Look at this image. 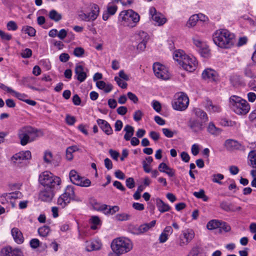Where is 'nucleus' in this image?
<instances>
[{
    "label": "nucleus",
    "mask_w": 256,
    "mask_h": 256,
    "mask_svg": "<svg viewBox=\"0 0 256 256\" xmlns=\"http://www.w3.org/2000/svg\"><path fill=\"white\" fill-rule=\"evenodd\" d=\"M173 58L186 71L192 72L196 68L198 62L196 58L186 55L182 50H176L174 53Z\"/></svg>",
    "instance_id": "obj_2"
},
{
    "label": "nucleus",
    "mask_w": 256,
    "mask_h": 256,
    "mask_svg": "<svg viewBox=\"0 0 256 256\" xmlns=\"http://www.w3.org/2000/svg\"><path fill=\"white\" fill-rule=\"evenodd\" d=\"M128 232L134 234H140L139 228L134 226H130L128 228Z\"/></svg>",
    "instance_id": "obj_56"
},
{
    "label": "nucleus",
    "mask_w": 256,
    "mask_h": 256,
    "mask_svg": "<svg viewBox=\"0 0 256 256\" xmlns=\"http://www.w3.org/2000/svg\"><path fill=\"white\" fill-rule=\"evenodd\" d=\"M102 246V244L98 240L86 242V250L88 252L98 250L101 248Z\"/></svg>",
    "instance_id": "obj_21"
},
{
    "label": "nucleus",
    "mask_w": 256,
    "mask_h": 256,
    "mask_svg": "<svg viewBox=\"0 0 256 256\" xmlns=\"http://www.w3.org/2000/svg\"><path fill=\"white\" fill-rule=\"evenodd\" d=\"M156 223V220H154L150 223H146L140 225L139 228L140 234L148 231L150 228L154 227Z\"/></svg>",
    "instance_id": "obj_28"
},
{
    "label": "nucleus",
    "mask_w": 256,
    "mask_h": 256,
    "mask_svg": "<svg viewBox=\"0 0 256 256\" xmlns=\"http://www.w3.org/2000/svg\"><path fill=\"white\" fill-rule=\"evenodd\" d=\"M84 52V50L81 47H77L74 50V54L77 57L82 56Z\"/></svg>",
    "instance_id": "obj_50"
},
{
    "label": "nucleus",
    "mask_w": 256,
    "mask_h": 256,
    "mask_svg": "<svg viewBox=\"0 0 256 256\" xmlns=\"http://www.w3.org/2000/svg\"><path fill=\"white\" fill-rule=\"evenodd\" d=\"M224 146L228 150H244V146H242L238 141L232 139H228L226 140L224 142Z\"/></svg>",
    "instance_id": "obj_16"
},
{
    "label": "nucleus",
    "mask_w": 256,
    "mask_h": 256,
    "mask_svg": "<svg viewBox=\"0 0 256 256\" xmlns=\"http://www.w3.org/2000/svg\"><path fill=\"white\" fill-rule=\"evenodd\" d=\"M12 235L14 241L18 244H22L24 238L21 231L17 228H14L11 230Z\"/></svg>",
    "instance_id": "obj_22"
},
{
    "label": "nucleus",
    "mask_w": 256,
    "mask_h": 256,
    "mask_svg": "<svg viewBox=\"0 0 256 256\" xmlns=\"http://www.w3.org/2000/svg\"><path fill=\"white\" fill-rule=\"evenodd\" d=\"M100 12L98 5L95 4H90L86 6L84 10L78 14L80 19L86 22L94 21L96 19Z\"/></svg>",
    "instance_id": "obj_6"
},
{
    "label": "nucleus",
    "mask_w": 256,
    "mask_h": 256,
    "mask_svg": "<svg viewBox=\"0 0 256 256\" xmlns=\"http://www.w3.org/2000/svg\"><path fill=\"white\" fill-rule=\"evenodd\" d=\"M176 98L172 102L174 109L176 110H184L189 104V99L187 95L184 92H180L177 94Z\"/></svg>",
    "instance_id": "obj_11"
},
{
    "label": "nucleus",
    "mask_w": 256,
    "mask_h": 256,
    "mask_svg": "<svg viewBox=\"0 0 256 256\" xmlns=\"http://www.w3.org/2000/svg\"><path fill=\"white\" fill-rule=\"evenodd\" d=\"M219 228L223 230L226 232H228L230 230V226L226 222L222 221H220V226Z\"/></svg>",
    "instance_id": "obj_62"
},
{
    "label": "nucleus",
    "mask_w": 256,
    "mask_h": 256,
    "mask_svg": "<svg viewBox=\"0 0 256 256\" xmlns=\"http://www.w3.org/2000/svg\"><path fill=\"white\" fill-rule=\"evenodd\" d=\"M114 80L116 82L117 84L119 86L122 88H126L127 87L128 84L124 82L122 79H120L118 76H116L114 78Z\"/></svg>",
    "instance_id": "obj_53"
},
{
    "label": "nucleus",
    "mask_w": 256,
    "mask_h": 256,
    "mask_svg": "<svg viewBox=\"0 0 256 256\" xmlns=\"http://www.w3.org/2000/svg\"><path fill=\"white\" fill-rule=\"evenodd\" d=\"M202 77L204 79L210 82H216L218 80L217 72L210 68L205 70L202 74Z\"/></svg>",
    "instance_id": "obj_19"
},
{
    "label": "nucleus",
    "mask_w": 256,
    "mask_h": 256,
    "mask_svg": "<svg viewBox=\"0 0 256 256\" xmlns=\"http://www.w3.org/2000/svg\"><path fill=\"white\" fill-rule=\"evenodd\" d=\"M200 53L201 55L204 58H207L210 55V50L208 47L206 46H204L200 50Z\"/></svg>",
    "instance_id": "obj_48"
},
{
    "label": "nucleus",
    "mask_w": 256,
    "mask_h": 256,
    "mask_svg": "<svg viewBox=\"0 0 256 256\" xmlns=\"http://www.w3.org/2000/svg\"><path fill=\"white\" fill-rule=\"evenodd\" d=\"M152 106L153 108L156 112H160L162 109V105L160 103L156 100H154L152 102Z\"/></svg>",
    "instance_id": "obj_49"
},
{
    "label": "nucleus",
    "mask_w": 256,
    "mask_h": 256,
    "mask_svg": "<svg viewBox=\"0 0 256 256\" xmlns=\"http://www.w3.org/2000/svg\"><path fill=\"white\" fill-rule=\"evenodd\" d=\"M30 244L32 248H36L39 246L40 242L38 239L33 238L30 241Z\"/></svg>",
    "instance_id": "obj_60"
},
{
    "label": "nucleus",
    "mask_w": 256,
    "mask_h": 256,
    "mask_svg": "<svg viewBox=\"0 0 256 256\" xmlns=\"http://www.w3.org/2000/svg\"><path fill=\"white\" fill-rule=\"evenodd\" d=\"M162 132L164 134L167 138H171L173 137L174 132L168 128H163Z\"/></svg>",
    "instance_id": "obj_57"
},
{
    "label": "nucleus",
    "mask_w": 256,
    "mask_h": 256,
    "mask_svg": "<svg viewBox=\"0 0 256 256\" xmlns=\"http://www.w3.org/2000/svg\"><path fill=\"white\" fill-rule=\"evenodd\" d=\"M139 36L143 39L142 41L138 44L137 48L140 51L142 52L145 50L146 48V44L147 41L148 40V36L147 34L144 32H140L139 34Z\"/></svg>",
    "instance_id": "obj_25"
},
{
    "label": "nucleus",
    "mask_w": 256,
    "mask_h": 256,
    "mask_svg": "<svg viewBox=\"0 0 256 256\" xmlns=\"http://www.w3.org/2000/svg\"><path fill=\"white\" fill-rule=\"evenodd\" d=\"M18 138L22 146H26L28 143L34 141L38 137L42 135V132L30 126L21 128L18 130Z\"/></svg>",
    "instance_id": "obj_3"
},
{
    "label": "nucleus",
    "mask_w": 256,
    "mask_h": 256,
    "mask_svg": "<svg viewBox=\"0 0 256 256\" xmlns=\"http://www.w3.org/2000/svg\"><path fill=\"white\" fill-rule=\"evenodd\" d=\"M22 31L27 34L30 36H34L36 34V30L30 26H24L22 28Z\"/></svg>",
    "instance_id": "obj_41"
},
{
    "label": "nucleus",
    "mask_w": 256,
    "mask_h": 256,
    "mask_svg": "<svg viewBox=\"0 0 256 256\" xmlns=\"http://www.w3.org/2000/svg\"><path fill=\"white\" fill-rule=\"evenodd\" d=\"M194 231L192 229H186L182 232L179 236L178 244L180 246H186L194 237Z\"/></svg>",
    "instance_id": "obj_14"
},
{
    "label": "nucleus",
    "mask_w": 256,
    "mask_h": 256,
    "mask_svg": "<svg viewBox=\"0 0 256 256\" xmlns=\"http://www.w3.org/2000/svg\"><path fill=\"white\" fill-rule=\"evenodd\" d=\"M198 20V17L196 16V14H194L190 18L186 25L188 27H192L196 24V22Z\"/></svg>",
    "instance_id": "obj_45"
},
{
    "label": "nucleus",
    "mask_w": 256,
    "mask_h": 256,
    "mask_svg": "<svg viewBox=\"0 0 256 256\" xmlns=\"http://www.w3.org/2000/svg\"><path fill=\"white\" fill-rule=\"evenodd\" d=\"M220 226V221L217 220H210L206 225L208 230H212L219 228Z\"/></svg>",
    "instance_id": "obj_37"
},
{
    "label": "nucleus",
    "mask_w": 256,
    "mask_h": 256,
    "mask_svg": "<svg viewBox=\"0 0 256 256\" xmlns=\"http://www.w3.org/2000/svg\"><path fill=\"white\" fill-rule=\"evenodd\" d=\"M193 194L198 198H202L204 202H207L208 200V198L205 194L204 190L203 189H200L199 192H194Z\"/></svg>",
    "instance_id": "obj_40"
},
{
    "label": "nucleus",
    "mask_w": 256,
    "mask_h": 256,
    "mask_svg": "<svg viewBox=\"0 0 256 256\" xmlns=\"http://www.w3.org/2000/svg\"><path fill=\"white\" fill-rule=\"evenodd\" d=\"M59 58L60 62H66L70 59V56L67 53H62L60 54Z\"/></svg>",
    "instance_id": "obj_61"
},
{
    "label": "nucleus",
    "mask_w": 256,
    "mask_h": 256,
    "mask_svg": "<svg viewBox=\"0 0 256 256\" xmlns=\"http://www.w3.org/2000/svg\"><path fill=\"white\" fill-rule=\"evenodd\" d=\"M74 196V186H68L64 192L58 198L57 204L62 208H65L72 200Z\"/></svg>",
    "instance_id": "obj_12"
},
{
    "label": "nucleus",
    "mask_w": 256,
    "mask_h": 256,
    "mask_svg": "<svg viewBox=\"0 0 256 256\" xmlns=\"http://www.w3.org/2000/svg\"><path fill=\"white\" fill-rule=\"evenodd\" d=\"M213 40L220 48H229L234 44V35L227 30H218L213 34Z\"/></svg>",
    "instance_id": "obj_1"
},
{
    "label": "nucleus",
    "mask_w": 256,
    "mask_h": 256,
    "mask_svg": "<svg viewBox=\"0 0 256 256\" xmlns=\"http://www.w3.org/2000/svg\"><path fill=\"white\" fill-rule=\"evenodd\" d=\"M44 160L46 164H52L54 166H57L60 162V158L59 156L54 157L50 151L46 150L44 153Z\"/></svg>",
    "instance_id": "obj_20"
},
{
    "label": "nucleus",
    "mask_w": 256,
    "mask_h": 256,
    "mask_svg": "<svg viewBox=\"0 0 256 256\" xmlns=\"http://www.w3.org/2000/svg\"><path fill=\"white\" fill-rule=\"evenodd\" d=\"M206 108H207V110L209 111H212L214 112L220 111V108L218 105H213L212 102L210 101H208Z\"/></svg>",
    "instance_id": "obj_43"
},
{
    "label": "nucleus",
    "mask_w": 256,
    "mask_h": 256,
    "mask_svg": "<svg viewBox=\"0 0 256 256\" xmlns=\"http://www.w3.org/2000/svg\"><path fill=\"white\" fill-rule=\"evenodd\" d=\"M230 105L234 110L248 112L250 110V106L248 102L236 96H230Z\"/></svg>",
    "instance_id": "obj_9"
},
{
    "label": "nucleus",
    "mask_w": 256,
    "mask_h": 256,
    "mask_svg": "<svg viewBox=\"0 0 256 256\" xmlns=\"http://www.w3.org/2000/svg\"><path fill=\"white\" fill-rule=\"evenodd\" d=\"M111 248L117 255L122 254L130 251L132 248V244L130 239L120 237L112 240Z\"/></svg>",
    "instance_id": "obj_5"
},
{
    "label": "nucleus",
    "mask_w": 256,
    "mask_h": 256,
    "mask_svg": "<svg viewBox=\"0 0 256 256\" xmlns=\"http://www.w3.org/2000/svg\"><path fill=\"white\" fill-rule=\"evenodd\" d=\"M1 256H23L22 250L18 248H12L8 246L2 248L0 252Z\"/></svg>",
    "instance_id": "obj_17"
},
{
    "label": "nucleus",
    "mask_w": 256,
    "mask_h": 256,
    "mask_svg": "<svg viewBox=\"0 0 256 256\" xmlns=\"http://www.w3.org/2000/svg\"><path fill=\"white\" fill-rule=\"evenodd\" d=\"M50 232V228L48 226H44L38 229V232L40 236L42 237L46 236Z\"/></svg>",
    "instance_id": "obj_42"
},
{
    "label": "nucleus",
    "mask_w": 256,
    "mask_h": 256,
    "mask_svg": "<svg viewBox=\"0 0 256 256\" xmlns=\"http://www.w3.org/2000/svg\"><path fill=\"white\" fill-rule=\"evenodd\" d=\"M118 18L124 25L132 28L139 22L140 16L132 10H128L122 11Z\"/></svg>",
    "instance_id": "obj_7"
},
{
    "label": "nucleus",
    "mask_w": 256,
    "mask_h": 256,
    "mask_svg": "<svg viewBox=\"0 0 256 256\" xmlns=\"http://www.w3.org/2000/svg\"><path fill=\"white\" fill-rule=\"evenodd\" d=\"M90 184L91 182L90 180L82 177V180H80V182H78L76 185L80 186L88 187L90 185Z\"/></svg>",
    "instance_id": "obj_47"
},
{
    "label": "nucleus",
    "mask_w": 256,
    "mask_h": 256,
    "mask_svg": "<svg viewBox=\"0 0 256 256\" xmlns=\"http://www.w3.org/2000/svg\"><path fill=\"white\" fill-rule=\"evenodd\" d=\"M32 157L31 152L29 150L22 151L15 154L10 158L12 164L16 167H22L26 165V161Z\"/></svg>",
    "instance_id": "obj_10"
},
{
    "label": "nucleus",
    "mask_w": 256,
    "mask_h": 256,
    "mask_svg": "<svg viewBox=\"0 0 256 256\" xmlns=\"http://www.w3.org/2000/svg\"><path fill=\"white\" fill-rule=\"evenodd\" d=\"M231 84L234 87H238L244 85V83L242 78L237 75H233L230 78Z\"/></svg>",
    "instance_id": "obj_29"
},
{
    "label": "nucleus",
    "mask_w": 256,
    "mask_h": 256,
    "mask_svg": "<svg viewBox=\"0 0 256 256\" xmlns=\"http://www.w3.org/2000/svg\"><path fill=\"white\" fill-rule=\"evenodd\" d=\"M249 165L256 168V150L250 151L248 155Z\"/></svg>",
    "instance_id": "obj_33"
},
{
    "label": "nucleus",
    "mask_w": 256,
    "mask_h": 256,
    "mask_svg": "<svg viewBox=\"0 0 256 256\" xmlns=\"http://www.w3.org/2000/svg\"><path fill=\"white\" fill-rule=\"evenodd\" d=\"M0 36L2 40H10L12 38V36L0 30Z\"/></svg>",
    "instance_id": "obj_63"
},
{
    "label": "nucleus",
    "mask_w": 256,
    "mask_h": 256,
    "mask_svg": "<svg viewBox=\"0 0 256 256\" xmlns=\"http://www.w3.org/2000/svg\"><path fill=\"white\" fill-rule=\"evenodd\" d=\"M38 180L44 188H54L56 186H58L60 183V179L59 177L54 176L52 174L48 171L44 172L41 174L39 176Z\"/></svg>",
    "instance_id": "obj_8"
},
{
    "label": "nucleus",
    "mask_w": 256,
    "mask_h": 256,
    "mask_svg": "<svg viewBox=\"0 0 256 256\" xmlns=\"http://www.w3.org/2000/svg\"><path fill=\"white\" fill-rule=\"evenodd\" d=\"M2 196L7 200L21 198L22 197V194L19 191L10 193H4Z\"/></svg>",
    "instance_id": "obj_30"
},
{
    "label": "nucleus",
    "mask_w": 256,
    "mask_h": 256,
    "mask_svg": "<svg viewBox=\"0 0 256 256\" xmlns=\"http://www.w3.org/2000/svg\"><path fill=\"white\" fill-rule=\"evenodd\" d=\"M124 130L126 132V134L124 136V138L126 140H130L132 136L134 135V128L130 125L127 124L125 126Z\"/></svg>",
    "instance_id": "obj_32"
},
{
    "label": "nucleus",
    "mask_w": 256,
    "mask_h": 256,
    "mask_svg": "<svg viewBox=\"0 0 256 256\" xmlns=\"http://www.w3.org/2000/svg\"><path fill=\"white\" fill-rule=\"evenodd\" d=\"M78 150V148L76 146H69L66 150V158L70 160L73 158L72 153Z\"/></svg>",
    "instance_id": "obj_36"
},
{
    "label": "nucleus",
    "mask_w": 256,
    "mask_h": 256,
    "mask_svg": "<svg viewBox=\"0 0 256 256\" xmlns=\"http://www.w3.org/2000/svg\"><path fill=\"white\" fill-rule=\"evenodd\" d=\"M11 93L13 94L14 96L18 98V99L24 101L26 100L24 98L27 97V96L24 94H20L18 92L14 90V92H12Z\"/></svg>",
    "instance_id": "obj_55"
},
{
    "label": "nucleus",
    "mask_w": 256,
    "mask_h": 256,
    "mask_svg": "<svg viewBox=\"0 0 256 256\" xmlns=\"http://www.w3.org/2000/svg\"><path fill=\"white\" fill-rule=\"evenodd\" d=\"M156 204L158 210L161 212H168L170 209V206L159 198L156 199Z\"/></svg>",
    "instance_id": "obj_27"
},
{
    "label": "nucleus",
    "mask_w": 256,
    "mask_h": 256,
    "mask_svg": "<svg viewBox=\"0 0 256 256\" xmlns=\"http://www.w3.org/2000/svg\"><path fill=\"white\" fill-rule=\"evenodd\" d=\"M48 16L51 20L55 22H58L62 18L61 14L58 12L54 10H52L50 12Z\"/></svg>",
    "instance_id": "obj_38"
},
{
    "label": "nucleus",
    "mask_w": 256,
    "mask_h": 256,
    "mask_svg": "<svg viewBox=\"0 0 256 256\" xmlns=\"http://www.w3.org/2000/svg\"><path fill=\"white\" fill-rule=\"evenodd\" d=\"M220 123L221 126H233L236 124L234 121L229 120L226 118H222Z\"/></svg>",
    "instance_id": "obj_44"
},
{
    "label": "nucleus",
    "mask_w": 256,
    "mask_h": 256,
    "mask_svg": "<svg viewBox=\"0 0 256 256\" xmlns=\"http://www.w3.org/2000/svg\"><path fill=\"white\" fill-rule=\"evenodd\" d=\"M131 215L127 213L118 214L115 216V219L118 221L128 220L131 218Z\"/></svg>",
    "instance_id": "obj_39"
},
{
    "label": "nucleus",
    "mask_w": 256,
    "mask_h": 256,
    "mask_svg": "<svg viewBox=\"0 0 256 256\" xmlns=\"http://www.w3.org/2000/svg\"><path fill=\"white\" fill-rule=\"evenodd\" d=\"M98 124L100 128L106 134H112V130L110 124L106 120L99 119L97 120Z\"/></svg>",
    "instance_id": "obj_24"
},
{
    "label": "nucleus",
    "mask_w": 256,
    "mask_h": 256,
    "mask_svg": "<svg viewBox=\"0 0 256 256\" xmlns=\"http://www.w3.org/2000/svg\"><path fill=\"white\" fill-rule=\"evenodd\" d=\"M7 28L8 30H16L18 29V26L14 21H10L6 24Z\"/></svg>",
    "instance_id": "obj_52"
},
{
    "label": "nucleus",
    "mask_w": 256,
    "mask_h": 256,
    "mask_svg": "<svg viewBox=\"0 0 256 256\" xmlns=\"http://www.w3.org/2000/svg\"><path fill=\"white\" fill-rule=\"evenodd\" d=\"M70 181L76 185L80 182V180H82V177L80 176L74 170H72L70 172Z\"/></svg>",
    "instance_id": "obj_34"
},
{
    "label": "nucleus",
    "mask_w": 256,
    "mask_h": 256,
    "mask_svg": "<svg viewBox=\"0 0 256 256\" xmlns=\"http://www.w3.org/2000/svg\"><path fill=\"white\" fill-rule=\"evenodd\" d=\"M54 188L46 187L42 190L39 194V198L44 202H50L54 196Z\"/></svg>",
    "instance_id": "obj_15"
},
{
    "label": "nucleus",
    "mask_w": 256,
    "mask_h": 256,
    "mask_svg": "<svg viewBox=\"0 0 256 256\" xmlns=\"http://www.w3.org/2000/svg\"><path fill=\"white\" fill-rule=\"evenodd\" d=\"M208 120V118L206 113H195L190 118L188 126L194 133L198 134L204 130L206 124Z\"/></svg>",
    "instance_id": "obj_4"
},
{
    "label": "nucleus",
    "mask_w": 256,
    "mask_h": 256,
    "mask_svg": "<svg viewBox=\"0 0 256 256\" xmlns=\"http://www.w3.org/2000/svg\"><path fill=\"white\" fill-rule=\"evenodd\" d=\"M117 6L113 4H108L107 7V12L110 15H113L114 14L116 10H117Z\"/></svg>",
    "instance_id": "obj_51"
},
{
    "label": "nucleus",
    "mask_w": 256,
    "mask_h": 256,
    "mask_svg": "<svg viewBox=\"0 0 256 256\" xmlns=\"http://www.w3.org/2000/svg\"><path fill=\"white\" fill-rule=\"evenodd\" d=\"M153 70L155 76L158 78L166 80L170 78V74L167 68L159 62L154 64Z\"/></svg>",
    "instance_id": "obj_13"
},
{
    "label": "nucleus",
    "mask_w": 256,
    "mask_h": 256,
    "mask_svg": "<svg viewBox=\"0 0 256 256\" xmlns=\"http://www.w3.org/2000/svg\"><path fill=\"white\" fill-rule=\"evenodd\" d=\"M150 12L152 16V20L158 26L162 25L166 22V18L160 13L157 12L154 8H151Z\"/></svg>",
    "instance_id": "obj_18"
},
{
    "label": "nucleus",
    "mask_w": 256,
    "mask_h": 256,
    "mask_svg": "<svg viewBox=\"0 0 256 256\" xmlns=\"http://www.w3.org/2000/svg\"><path fill=\"white\" fill-rule=\"evenodd\" d=\"M132 208L138 210H143L144 209V205L138 202H134L132 204Z\"/></svg>",
    "instance_id": "obj_64"
},
{
    "label": "nucleus",
    "mask_w": 256,
    "mask_h": 256,
    "mask_svg": "<svg viewBox=\"0 0 256 256\" xmlns=\"http://www.w3.org/2000/svg\"><path fill=\"white\" fill-rule=\"evenodd\" d=\"M75 73L78 81L80 82L84 81L86 78V74L84 71V67L82 66L78 65L76 66Z\"/></svg>",
    "instance_id": "obj_23"
},
{
    "label": "nucleus",
    "mask_w": 256,
    "mask_h": 256,
    "mask_svg": "<svg viewBox=\"0 0 256 256\" xmlns=\"http://www.w3.org/2000/svg\"><path fill=\"white\" fill-rule=\"evenodd\" d=\"M212 181L214 183H217L222 184V182H220L224 178V176L221 174H214L212 176Z\"/></svg>",
    "instance_id": "obj_46"
},
{
    "label": "nucleus",
    "mask_w": 256,
    "mask_h": 256,
    "mask_svg": "<svg viewBox=\"0 0 256 256\" xmlns=\"http://www.w3.org/2000/svg\"><path fill=\"white\" fill-rule=\"evenodd\" d=\"M220 208L226 212H234V208L232 204L226 201H222L220 203Z\"/></svg>",
    "instance_id": "obj_35"
},
{
    "label": "nucleus",
    "mask_w": 256,
    "mask_h": 256,
    "mask_svg": "<svg viewBox=\"0 0 256 256\" xmlns=\"http://www.w3.org/2000/svg\"><path fill=\"white\" fill-rule=\"evenodd\" d=\"M32 55V50L28 48H26L21 53V56L23 58H29Z\"/></svg>",
    "instance_id": "obj_54"
},
{
    "label": "nucleus",
    "mask_w": 256,
    "mask_h": 256,
    "mask_svg": "<svg viewBox=\"0 0 256 256\" xmlns=\"http://www.w3.org/2000/svg\"><path fill=\"white\" fill-rule=\"evenodd\" d=\"M207 131L210 134L216 136L221 134L222 130L216 127L213 122H210L207 127Z\"/></svg>",
    "instance_id": "obj_26"
},
{
    "label": "nucleus",
    "mask_w": 256,
    "mask_h": 256,
    "mask_svg": "<svg viewBox=\"0 0 256 256\" xmlns=\"http://www.w3.org/2000/svg\"><path fill=\"white\" fill-rule=\"evenodd\" d=\"M126 186L129 188H132L135 186L134 179L132 178H128L126 181Z\"/></svg>",
    "instance_id": "obj_58"
},
{
    "label": "nucleus",
    "mask_w": 256,
    "mask_h": 256,
    "mask_svg": "<svg viewBox=\"0 0 256 256\" xmlns=\"http://www.w3.org/2000/svg\"><path fill=\"white\" fill-rule=\"evenodd\" d=\"M90 222L92 224L90 228L93 230L98 229V226H100L102 224L101 220L98 216H92Z\"/></svg>",
    "instance_id": "obj_31"
},
{
    "label": "nucleus",
    "mask_w": 256,
    "mask_h": 256,
    "mask_svg": "<svg viewBox=\"0 0 256 256\" xmlns=\"http://www.w3.org/2000/svg\"><path fill=\"white\" fill-rule=\"evenodd\" d=\"M66 122L68 125H72L74 124L76 122L75 118L73 116H71L69 114H67L66 117Z\"/></svg>",
    "instance_id": "obj_59"
}]
</instances>
